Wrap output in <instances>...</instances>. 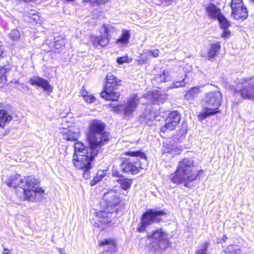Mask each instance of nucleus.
<instances>
[{
	"instance_id": "1",
	"label": "nucleus",
	"mask_w": 254,
	"mask_h": 254,
	"mask_svg": "<svg viewBox=\"0 0 254 254\" xmlns=\"http://www.w3.org/2000/svg\"><path fill=\"white\" fill-rule=\"evenodd\" d=\"M105 125L100 121H93L89 127L87 139L89 148H87L81 142H75L74 144V162L80 161L79 158L87 157V160L94 159L102 146L109 140L108 133L104 131Z\"/></svg>"
},
{
	"instance_id": "2",
	"label": "nucleus",
	"mask_w": 254,
	"mask_h": 254,
	"mask_svg": "<svg viewBox=\"0 0 254 254\" xmlns=\"http://www.w3.org/2000/svg\"><path fill=\"white\" fill-rule=\"evenodd\" d=\"M4 183L9 187L16 189V193L23 200L37 201L44 195V190L38 187L40 181L33 176L22 178L19 174L6 176Z\"/></svg>"
},
{
	"instance_id": "3",
	"label": "nucleus",
	"mask_w": 254,
	"mask_h": 254,
	"mask_svg": "<svg viewBox=\"0 0 254 254\" xmlns=\"http://www.w3.org/2000/svg\"><path fill=\"white\" fill-rule=\"evenodd\" d=\"M193 163L190 158H185L179 161L175 173L169 176L170 181L177 185L184 183L186 187L191 188L190 183L197 178L200 171L194 170Z\"/></svg>"
},
{
	"instance_id": "4",
	"label": "nucleus",
	"mask_w": 254,
	"mask_h": 254,
	"mask_svg": "<svg viewBox=\"0 0 254 254\" xmlns=\"http://www.w3.org/2000/svg\"><path fill=\"white\" fill-rule=\"evenodd\" d=\"M222 100V96L220 91H213L207 93L204 100L205 108L204 112L198 115V117L203 120L219 113V107Z\"/></svg>"
},
{
	"instance_id": "5",
	"label": "nucleus",
	"mask_w": 254,
	"mask_h": 254,
	"mask_svg": "<svg viewBox=\"0 0 254 254\" xmlns=\"http://www.w3.org/2000/svg\"><path fill=\"white\" fill-rule=\"evenodd\" d=\"M146 237L151 241L149 248L155 252L165 250L170 245L167 233L162 229L147 233Z\"/></svg>"
},
{
	"instance_id": "6",
	"label": "nucleus",
	"mask_w": 254,
	"mask_h": 254,
	"mask_svg": "<svg viewBox=\"0 0 254 254\" xmlns=\"http://www.w3.org/2000/svg\"><path fill=\"white\" fill-rule=\"evenodd\" d=\"M120 86V80H118L114 75H107L106 85L100 94L101 97L106 100L118 101L120 96V93L118 91Z\"/></svg>"
},
{
	"instance_id": "7",
	"label": "nucleus",
	"mask_w": 254,
	"mask_h": 254,
	"mask_svg": "<svg viewBox=\"0 0 254 254\" xmlns=\"http://www.w3.org/2000/svg\"><path fill=\"white\" fill-rule=\"evenodd\" d=\"M164 210H158L154 209H147L141 216V222L137 228L139 233H143L146 231L149 226L154 223H159L161 220L160 216L165 215Z\"/></svg>"
},
{
	"instance_id": "8",
	"label": "nucleus",
	"mask_w": 254,
	"mask_h": 254,
	"mask_svg": "<svg viewBox=\"0 0 254 254\" xmlns=\"http://www.w3.org/2000/svg\"><path fill=\"white\" fill-rule=\"evenodd\" d=\"M234 90L239 93L243 99L254 100V76L241 79Z\"/></svg>"
},
{
	"instance_id": "9",
	"label": "nucleus",
	"mask_w": 254,
	"mask_h": 254,
	"mask_svg": "<svg viewBox=\"0 0 254 254\" xmlns=\"http://www.w3.org/2000/svg\"><path fill=\"white\" fill-rule=\"evenodd\" d=\"M115 31V29L113 26L109 24H105L100 29L101 36L91 35L90 37V42L95 47H97L98 46L105 47L108 44L109 39Z\"/></svg>"
},
{
	"instance_id": "10",
	"label": "nucleus",
	"mask_w": 254,
	"mask_h": 254,
	"mask_svg": "<svg viewBox=\"0 0 254 254\" xmlns=\"http://www.w3.org/2000/svg\"><path fill=\"white\" fill-rule=\"evenodd\" d=\"M120 169L123 173L135 175L143 168L141 163L136 159L123 158Z\"/></svg>"
},
{
	"instance_id": "11",
	"label": "nucleus",
	"mask_w": 254,
	"mask_h": 254,
	"mask_svg": "<svg viewBox=\"0 0 254 254\" xmlns=\"http://www.w3.org/2000/svg\"><path fill=\"white\" fill-rule=\"evenodd\" d=\"M232 16L236 20H243L248 16V11L243 0H232L231 3Z\"/></svg>"
},
{
	"instance_id": "12",
	"label": "nucleus",
	"mask_w": 254,
	"mask_h": 254,
	"mask_svg": "<svg viewBox=\"0 0 254 254\" xmlns=\"http://www.w3.org/2000/svg\"><path fill=\"white\" fill-rule=\"evenodd\" d=\"M66 122V119H63L62 122V129L60 132L64 136V138L68 141H76L79 136L80 129L78 126H68L67 127L64 125V122Z\"/></svg>"
},
{
	"instance_id": "13",
	"label": "nucleus",
	"mask_w": 254,
	"mask_h": 254,
	"mask_svg": "<svg viewBox=\"0 0 254 254\" xmlns=\"http://www.w3.org/2000/svg\"><path fill=\"white\" fill-rule=\"evenodd\" d=\"M181 119L180 114L174 111L169 113L165 120V125L161 128V132H165L174 130Z\"/></svg>"
},
{
	"instance_id": "14",
	"label": "nucleus",
	"mask_w": 254,
	"mask_h": 254,
	"mask_svg": "<svg viewBox=\"0 0 254 254\" xmlns=\"http://www.w3.org/2000/svg\"><path fill=\"white\" fill-rule=\"evenodd\" d=\"M103 198L106 203L107 207L110 208L112 211H118L117 206L121 202V198L117 194V192L114 190L105 192L104 193Z\"/></svg>"
},
{
	"instance_id": "15",
	"label": "nucleus",
	"mask_w": 254,
	"mask_h": 254,
	"mask_svg": "<svg viewBox=\"0 0 254 254\" xmlns=\"http://www.w3.org/2000/svg\"><path fill=\"white\" fill-rule=\"evenodd\" d=\"M138 102L139 99L135 96L128 99L125 105L115 107L114 111H123L125 116H129L136 110Z\"/></svg>"
},
{
	"instance_id": "16",
	"label": "nucleus",
	"mask_w": 254,
	"mask_h": 254,
	"mask_svg": "<svg viewBox=\"0 0 254 254\" xmlns=\"http://www.w3.org/2000/svg\"><path fill=\"white\" fill-rule=\"evenodd\" d=\"M87 157H81L79 158L80 161L74 162V166L78 169H81L83 171V177L88 179L90 176V169L91 168V162L93 160L91 158L87 160Z\"/></svg>"
},
{
	"instance_id": "17",
	"label": "nucleus",
	"mask_w": 254,
	"mask_h": 254,
	"mask_svg": "<svg viewBox=\"0 0 254 254\" xmlns=\"http://www.w3.org/2000/svg\"><path fill=\"white\" fill-rule=\"evenodd\" d=\"M29 83L32 85H37L39 87H42L43 90L49 93L52 92L53 88L52 86L49 84V82L41 77H33L29 80Z\"/></svg>"
},
{
	"instance_id": "18",
	"label": "nucleus",
	"mask_w": 254,
	"mask_h": 254,
	"mask_svg": "<svg viewBox=\"0 0 254 254\" xmlns=\"http://www.w3.org/2000/svg\"><path fill=\"white\" fill-rule=\"evenodd\" d=\"M220 25L221 28L223 30L221 36L223 38H228L230 35V31L228 30L231 24L230 22L223 15H219L217 19Z\"/></svg>"
},
{
	"instance_id": "19",
	"label": "nucleus",
	"mask_w": 254,
	"mask_h": 254,
	"mask_svg": "<svg viewBox=\"0 0 254 254\" xmlns=\"http://www.w3.org/2000/svg\"><path fill=\"white\" fill-rule=\"evenodd\" d=\"M108 210L100 211L97 213V217L99 218V221L103 223H108L112 222L113 217V212L109 208L107 207Z\"/></svg>"
},
{
	"instance_id": "20",
	"label": "nucleus",
	"mask_w": 254,
	"mask_h": 254,
	"mask_svg": "<svg viewBox=\"0 0 254 254\" xmlns=\"http://www.w3.org/2000/svg\"><path fill=\"white\" fill-rule=\"evenodd\" d=\"M171 79V77L170 75L169 72L164 70L163 71L160 72L156 74L152 82L154 84H156V83H162L168 82Z\"/></svg>"
},
{
	"instance_id": "21",
	"label": "nucleus",
	"mask_w": 254,
	"mask_h": 254,
	"mask_svg": "<svg viewBox=\"0 0 254 254\" xmlns=\"http://www.w3.org/2000/svg\"><path fill=\"white\" fill-rule=\"evenodd\" d=\"M201 86L193 87L188 90L185 95V99L189 101H192L197 97L198 94L201 92Z\"/></svg>"
},
{
	"instance_id": "22",
	"label": "nucleus",
	"mask_w": 254,
	"mask_h": 254,
	"mask_svg": "<svg viewBox=\"0 0 254 254\" xmlns=\"http://www.w3.org/2000/svg\"><path fill=\"white\" fill-rule=\"evenodd\" d=\"M11 115L5 110H0V127L3 128L6 124L12 120Z\"/></svg>"
},
{
	"instance_id": "23",
	"label": "nucleus",
	"mask_w": 254,
	"mask_h": 254,
	"mask_svg": "<svg viewBox=\"0 0 254 254\" xmlns=\"http://www.w3.org/2000/svg\"><path fill=\"white\" fill-rule=\"evenodd\" d=\"M206 12L208 16L212 18H217L219 15L222 14L220 13V10L214 4H211L206 8Z\"/></svg>"
},
{
	"instance_id": "24",
	"label": "nucleus",
	"mask_w": 254,
	"mask_h": 254,
	"mask_svg": "<svg viewBox=\"0 0 254 254\" xmlns=\"http://www.w3.org/2000/svg\"><path fill=\"white\" fill-rule=\"evenodd\" d=\"M162 151L164 153H170L173 155H177L180 153L181 150L176 146L164 143Z\"/></svg>"
},
{
	"instance_id": "25",
	"label": "nucleus",
	"mask_w": 254,
	"mask_h": 254,
	"mask_svg": "<svg viewBox=\"0 0 254 254\" xmlns=\"http://www.w3.org/2000/svg\"><path fill=\"white\" fill-rule=\"evenodd\" d=\"M221 48L219 42L215 43H212L211 45L210 48L209 49L208 57L209 60L212 61L215 56L219 52V50Z\"/></svg>"
},
{
	"instance_id": "26",
	"label": "nucleus",
	"mask_w": 254,
	"mask_h": 254,
	"mask_svg": "<svg viewBox=\"0 0 254 254\" xmlns=\"http://www.w3.org/2000/svg\"><path fill=\"white\" fill-rule=\"evenodd\" d=\"M52 46L57 50V52L64 47L65 41L63 37H55L53 42L51 43Z\"/></svg>"
},
{
	"instance_id": "27",
	"label": "nucleus",
	"mask_w": 254,
	"mask_h": 254,
	"mask_svg": "<svg viewBox=\"0 0 254 254\" xmlns=\"http://www.w3.org/2000/svg\"><path fill=\"white\" fill-rule=\"evenodd\" d=\"M130 37V32L127 30H123L122 35L120 37L117 39L116 43L126 44L128 42V40Z\"/></svg>"
},
{
	"instance_id": "28",
	"label": "nucleus",
	"mask_w": 254,
	"mask_h": 254,
	"mask_svg": "<svg viewBox=\"0 0 254 254\" xmlns=\"http://www.w3.org/2000/svg\"><path fill=\"white\" fill-rule=\"evenodd\" d=\"M126 155L130 156L131 157H138L144 161L145 162L147 161V157L145 153L140 150L137 151H128L125 152Z\"/></svg>"
},
{
	"instance_id": "29",
	"label": "nucleus",
	"mask_w": 254,
	"mask_h": 254,
	"mask_svg": "<svg viewBox=\"0 0 254 254\" xmlns=\"http://www.w3.org/2000/svg\"><path fill=\"white\" fill-rule=\"evenodd\" d=\"M117 182L120 185L121 188L125 190H127L129 189L132 184V180L128 178H120L117 180Z\"/></svg>"
},
{
	"instance_id": "30",
	"label": "nucleus",
	"mask_w": 254,
	"mask_h": 254,
	"mask_svg": "<svg viewBox=\"0 0 254 254\" xmlns=\"http://www.w3.org/2000/svg\"><path fill=\"white\" fill-rule=\"evenodd\" d=\"M226 254H242V251L237 245H229L225 250Z\"/></svg>"
},
{
	"instance_id": "31",
	"label": "nucleus",
	"mask_w": 254,
	"mask_h": 254,
	"mask_svg": "<svg viewBox=\"0 0 254 254\" xmlns=\"http://www.w3.org/2000/svg\"><path fill=\"white\" fill-rule=\"evenodd\" d=\"M106 171L99 170L97 172L96 176L91 181L90 184L92 186H95L106 176Z\"/></svg>"
},
{
	"instance_id": "32",
	"label": "nucleus",
	"mask_w": 254,
	"mask_h": 254,
	"mask_svg": "<svg viewBox=\"0 0 254 254\" xmlns=\"http://www.w3.org/2000/svg\"><path fill=\"white\" fill-rule=\"evenodd\" d=\"M21 34L17 29H13L8 34L9 38L13 41H17L20 39Z\"/></svg>"
},
{
	"instance_id": "33",
	"label": "nucleus",
	"mask_w": 254,
	"mask_h": 254,
	"mask_svg": "<svg viewBox=\"0 0 254 254\" xmlns=\"http://www.w3.org/2000/svg\"><path fill=\"white\" fill-rule=\"evenodd\" d=\"M186 75H185V77L183 78V79L181 81H176L175 82H173L171 86H170V88H179L181 87H184L185 86L186 82H185V79Z\"/></svg>"
},
{
	"instance_id": "34",
	"label": "nucleus",
	"mask_w": 254,
	"mask_h": 254,
	"mask_svg": "<svg viewBox=\"0 0 254 254\" xmlns=\"http://www.w3.org/2000/svg\"><path fill=\"white\" fill-rule=\"evenodd\" d=\"M99 245L100 246H103L104 245H108L110 246L114 247L115 245L114 241L110 239H105L103 241H101L99 243Z\"/></svg>"
},
{
	"instance_id": "35",
	"label": "nucleus",
	"mask_w": 254,
	"mask_h": 254,
	"mask_svg": "<svg viewBox=\"0 0 254 254\" xmlns=\"http://www.w3.org/2000/svg\"><path fill=\"white\" fill-rule=\"evenodd\" d=\"M207 248L208 245L206 243H204L202 245V248L196 252L195 254H206Z\"/></svg>"
},
{
	"instance_id": "36",
	"label": "nucleus",
	"mask_w": 254,
	"mask_h": 254,
	"mask_svg": "<svg viewBox=\"0 0 254 254\" xmlns=\"http://www.w3.org/2000/svg\"><path fill=\"white\" fill-rule=\"evenodd\" d=\"M159 53V51L158 49L147 51V56H150V57L152 56L154 58L157 57Z\"/></svg>"
},
{
	"instance_id": "37",
	"label": "nucleus",
	"mask_w": 254,
	"mask_h": 254,
	"mask_svg": "<svg viewBox=\"0 0 254 254\" xmlns=\"http://www.w3.org/2000/svg\"><path fill=\"white\" fill-rule=\"evenodd\" d=\"M5 69H0V83H4L6 81Z\"/></svg>"
},
{
	"instance_id": "38",
	"label": "nucleus",
	"mask_w": 254,
	"mask_h": 254,
	"mask_svg": "<svg viewBox=\"0 0 254 254\" xmlns=\"http://www.w3.org/2000/svg\"><path fill=\"white\" fill-rule=\"evenodd\" d=\"M187 125L185 124H184L181 128L179 130L178 134L181 136H184L187 133Z\"/></svg>"
},
{
	"instance_id": "39",
	"label": "nucleus",
	"mask_w": 254,
	"mask_h": 254,
	"mask_svg": "<svg viewBox=\"0 0 254 254\" xmlns=\"http://www.w3.org/2000/svg\"><path fill=\"white\" fill-rule=\"evenodd\" d=\"M128 60V57L127 56L119 57L117 60V62L119 64H123L125 63H128L127 61Z\"/></svg>"
},
{
	"instance_id": "40",
	"label": "nucleus",
	"mask_w": 254,
	"mask_h": 254,
	"mask_svg": "<svg viewBox=\"0 0 254 254\" xmlns=\"http://www.w3.org/2000/svg\"><path fill=\"white\" fill-rule=\"evenodd\" d=\"M174 0H162L160 3H157L159 5H168L171 4Z\"/></svg>"
},
{
	"instance_id": "41",
	"label": "nucleus",
	"mask_w": 254,
	"mask_h": 254,
	"mask_svg": "<svg viewBox=\"0 0 254 254\" xmlns=\"http://www.w3.org/2000/svg\"><path fill=\"white\" fill-rule=\"evenodd\" d=\"M84 99L85 100L86 102L89 103H93L95 100V97L93 96L90 95H87L86 97L85 96Z\"/></svg>"
},
{
	"instance_id": "42",
	"label": "nucleus",
	"mask_w": 254,
	"mask_h": 254,
	"mask_svg": "<svg viewBox=\"0 0 254 254\" xmlns=\"http://www.w3.org/2000/svg\"><path fill=\"white\" fill-rule=\"evenodd\" d=\"M150 56H147V51L144 52L140 55V59L144 62L147 61L149 59Z\"/></svg>"
},
{
	"instance_id": "43",
	"label": "nucleus",
	"mask_w": 254,
	"mask_h": 254,
	"mask_svg": "<svg viewBox=\"0 0 254 254\" xmlns=\"http://www.w3.org/2000/svg\"><path fill=\"white\" fill-rule=\"evenodd\" d=\"M112 175L113 177H118V178H123V175L120 173V171L116 170L114 169L112 170Z\"/></svg>"
},
{
	"instance_id": "44",
	"label": "nucleus",
	"mask_w": 254,
	"mask_h": 254,
	"mask_svg": "<svg viewBox=\"0 0 254 254\" xmlns=\"http://www.w3.org/2000/svg\"><path fill=\"white\" fill-rule=\"evenodd\" d=\"M4 46L0 43V59L3 58L4 57L3 54L4 52Z\"/></svg>"
},
{
	"instance_id": "45",
	"label": "nucleus",
	"mask_w": 254,
	"mask_h": 254,
	"mask_svg": "<svg viewBox=\"0 0 254 254\" xmlns=\"http://www.w3.org/2000/svg\"><path fill=\"white\" fill-rule=\"evenodd\" d=\"M156 98H157V100H156V102H157L158 103H159V102H163V100L166 98V97L165 96V95H164L162 97V96L160 97H156Z\"/></svg>"
},
{
	"instance_id": "46",
	"label": "nucleus",
	"mask_w": 254,
	"mask_h": 254,
	"mask_svg": "<svg viewBox=\"0 0 254 254\" xmlns=\"http://www.w3.org/2000/svg\"><path fill=\"white\" fill-rule=\"evenodd\" d=\"M85 2H90L91 3H95V2H101L103 1L104 0H83Z\"/></svg>"
},
{
	"instance_id": "47",
	"label": "nucleus",
	"mask_w": 254,
	"mask_h": 254,
	"mask_svg": "<svg viewBox=\"0 0 254 254\" xmlns=\"http://www.w3.org/2000/svg\"><path fill=\"white\" fill-rule=\"evenodd\" d=\"M10 250L4 248L2 254H9Z\"/></svg>"
},
{
	"instance_id": "48",
	"label": "nucleus",
	"mask_w": 254,
	"mask_h": 254,
	"mask_svg": "<svg viewBox=\"0 0 254 254\" xmlns=\"http://www.w3.org/2000/svg\"><path fill=\"white\" fill-rule=\"evenodd\" d=\"M81 93L82 96L83 98H84L85 96L86 97L87 95V92L85 90H82Z\"/></svg>"
},
{
	"instance_id": "49",
	"label": "nucleus",
	"mask_w": 254,
	"mask_h": 254,
	"mask_svg": "<svg viewBox=\"0 0 254 254\" xmlns=\"http://www.w3.org/2000/svg\"><path fill=\"white\" fill-rule=\"evenodd\" d=\"M30 14L31 15H33L34 16H37L35 13H34V11H31L30 13Z\"/></svg>"
},
{
	"instance_id": "50",
	"label": "nucleus",
	"mask_w": 254,
	"mask_h": 254,
	"mask_svg": "<svg viewBox=\"0 0 254 254\" xmlns=\"http://www.w3.org/2000/svg\"><path fill=\"white\" fill-rule=\"evenodd\" d=\"M60 252L61 254H65V253H64V250L61 249Z\"/></svg>"
},
{
	"instance_id": "51",
	"label": "nucleus",
	"mask_w": 254,
	"mask_h": 254,
	"mask_svg": "<svg viewBox=\"0 0 254 254\" xmlns=\"http://www.w3.org/2000/svg\"><path fill=\"white\" fill-rule=\"evenodd\" d=\"M32 18H33L34 20H36V17H32Z\"/></svg>"
},
{
	"instance_id": "52",
	"label": "nucleus",
	"mask_w": 254,
	"mask_h": 254,
	"mask_svg": "<svg viewBox=\"0 0 254 254\" xmlns=\"http://www.w3.org/2000/svg\"><path fill=\"white\" fill-rule=\"evenodd\" d=\"M225 238H224V239H226V236H224Z\"/></svg>"
},
{
	"instance_id": "53",
	"label": "nucleus",
	"mask_w": 254,
	"mask_h": 254,
	"mask_svg": "<svg viewBox=\"0 0 254 254\" xmlns=\"http://www.w3.org/2000/svg\"><path fill=\"white\" fill-rule=\"evenodd\" d=\"M225 238H224V239H226V236H224Z\"/></svg>"
}]
</instances>
